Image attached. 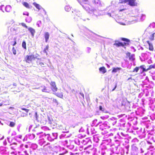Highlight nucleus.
I'll return each mask as SVG.
<instances>
[{
  "label": "nucleus",
  "mask_w": 155,
  "mask_h": 155,
  "mask_svg": "<svg viewBox=\"0 0 155 155\" xmlns=\"http://www.w3.org/2000/svg\"><path fill=\"white\" fill-rule=\"evenodd\" d=\"M121 69L120 68H114L112 69V73H116L118 71H119Z\"/></svg>",
  "instance_id": "12"
},
{
  "label": "nucleus",
  "mask_w": 155,
  "mask_h": 155,
  "mask_svg": "<svg viewBox=\"0 0 155 155\" xmlns=\"http://www.w3.org/2000/svg\"><path fill=\"white\" fill-rule=\"evenodd\" d=\"M49 36H50V35H49V33L48 32H46L45 33V38L46 42H47V41L48 40V39L49 38Z\"/></svg>",
  "instance_id": "9"
},
{
  "label": "nucleus",
  "mask_w": 155,
  "mask_h": 155,
  "mask_svg": "<svg viewBox=\"0 0 155 155\" xmlns=\"http://www.w3.org/2000/svg\"><path fill=\"white\" fill-rule=\"evenodd\" d=\"M23 5L25 6L26 7L29 8V6L28 3L27 2H24L23 3Z\"/></svg>",
  "instance_id": "21"
},
{
  "label": "nucleus",
  "mask_w": 155,
  "mask_h": 155,
  "mask_svg": "<svg viewBox=\"0 0 155 155\" xmlns=\"http://www.w3.org/2000/svg\"><path fill=\"white\" fill-rule=\"evenodd\" d=\"M50 84L51 86V89L53 92V94L57 97L61 98H63V93L61 91L60 92H56L58 89L56 85L55 82L51 81Z\"/></svg>",
  "instance_id": "1"
},
{
  "label": "nucleus",
  "mask_w": 155,
  "mask_h": 155,
  "mask_svg": "<svg viewBox=\"0 0 155 155\" xmlns=\"http://www.w3.org/2000/svg\"><path fill=\"white\" fill-rule=\"evenodd\" d=\"M135 14H133L132 15L131 17L133 18L132 20L130 21H140L141 18L145 17V15L139 13L137 11L135 12Z\"/></svg>",
  "instance_id": "2"
},
{
  "label": "nucleus",
  "mask_w": 155,
  "mask_h": 155,
  "mask_svg": "<svg viewBox=\"0 0 155 155\" xmlns=\"http://www.w3.org/2000/svg\"><path fill=\"white\" fill-rule=\"evenodd\" d=\"M26 21H27V22H28V23H29V22H30L31 21V19H30V20L29 21H27V19H26Z\"/></svg>",
  "instance_id": "43"
},
{
  "label": "nucleus",
  "mask_w": 155,
  "mask_h": 155,
  "mask_svg": "<svg viewBox=\"0 0 155 155\" xmlns=\"http://www.w3.org/2000/svg\"><path fill=\"white\" fill-rule=\"evenodd\" d=\"M16 44V41H15L14 44L13 45V46H15Z\"/></svg>",
  "instance_id": "44"
},
{
  "label": "nucleus",
  "mask_w": 155,
  "mask_h": 155,
  "mask_svg": "<svg viewBox=\"0 0 155 155\" xmlns=\"http://www.w3.org/2000/svg\"><path fill=\"white\" fill-rule=\"evenodd\" d=\"M99 70L100 72H102L103 74H104L105 73L106 71V69L104 67H102L100 68H99Z\"/></svg>",
  "instance_id": "10"
},
{
  "label": "nucleus",
  "mask_w": 155,
  "mask_h": 155,
  "mask_svg": "<svg viewBox=\"0 0 155 155\" xmlns=\"http://www.w3.org/2000/svg\"><path fill=\"white\" fill-rule=\"evenodd\" d=\"M99 110H100L102 111H104V109L102 108V107L101 106H100L99 107Z\"/></svg>",
  "instance_id": "29"
},
{
  "label": "nucleus",
  "mask_w": 155,
  "mask_h": 155,
  "mask_svg": "<svg viewBox=\"0 0 155 155\" xmlns=\"http://www.w3.org/2000/svg\"><path fill=\"white\" fill-rule=\"evenodd\" d=\"M147 42L149 46V49L150 51L153 50V47L152 44L150 43L149 41H147Z\"/></svg>",
  "instance_id": "11"
},
{
  "label": "nucleus",
  "mask_w": 155,
  "mask_h": 155,
  "mask_svg": "<svg viewBox=\"0 0 155 155\" xmlns=\"http://www.w3.org/2000/svg\"><path fill=\"white\" fill-rule=\"evenodd\" d=\"M136 0H119L120 3H127L128 4L131 6H134L136 5L137 3L135 2Z\"/></svg>",
  "instance_id": "3"
},
{
  "label": "nucleus",
  "mask_w": 155,
  "mask_h": 155,
  "mask_svg": "<svg viewBox=\"0 0 155 155\" xmlns=\"http://www.w3.org/2000/svg\"><path fill=\"white\" fill-rule=\"evenodd\" d=\"M20 24H21L22 26H23V27H24L26 28H28V27L24 23H21Z\"/></svg>",
  "instance_id": "26"
},
{
  "label": "nucleus",
  "mask_w": 155,
  "mask_h": 155,
  "mask_svg": "<svg viewBox=\"0 0 155 155\" xmlns=\"http://www.w3.org/2000/svg\"><path fill=\"white\" fill-rule=\"evenodd\" d=\"M85 2V3H86L88 1V0H83Z\"/></svg>",
  "instance_id": "45"
},
{
  "label": "nucleus",
  "mask_w": 155,
  "mask_h": 155,
  "mask_svg": "<svg viewBox=\"0 0 155 155\" xmlns=\"http://www.w3.org/2000/svg\"><path fill=\"white\" fill-rule=\"evenodd\" d=\"M11 8V7L9 5H7L5 8V10L6 12H10Z\"/></svg>",
  "instance_id": "14"
},
{
  "label": "nucleus",
  "mask_w": 155,
  "mask_h": 155,
  "mask_svg": "<svg viewBox=\"0 0 155 155\" xmlns=\"http://www.w3.org/2000/svg\"><path fill=\"white\" fill-rule=\"evenodd\" d=\"M27 58H35V57H32V56H28Z\"/></svg>",
  "instance_id": "39"
},
{
  "label": "nucleus",
  "mask_w": 155,
  "mask_h": 155,
  "mask_svg": "<svg viewBox=\"0 0 155 155\" xmlns=\"http://www.w3.org/2000/svg\"><path fill=\"white\" fill-rule=\"evenodd\" d=\"M53 103H55L56 105L58 104V102L57 100L56 99H53Z\"/></svg>",
  "instance_id": "25"
},
{
  "label": "nucleus",
  "mask_w": 155,
  "mask_h": 155,
  "mask_svg": "<svg viewBox=\"0 0 155 155\" xmlns=\"http://www.w3.org/2000/svg\"><path fill=\"white\" fill-rule=\"evenodd\" d=\"M128 56L129 58H133L134 56V54H132L131 57H130V53L129 52H127L126 54Z\"/></svg>",
  "instance_id": "20"
},
{
  "label": "nucleus",
  "mask_w": 155,
  "mask_h": 155,
  "mask_svg": "<svg viewBox=\"0 0 155 155\" xmlns=\"http://www.w3.org/2000/svg\"><path fill=\"white\" fill-rule=\"evenodd\" d=\"M108 15L109 16H111V14L110 13H108Z\"/></svg>",
  "instance_id": "49"
},
{
  "label": "nucleus",
  "mask_w": 155,
  "mask_h": 155,
  "mask_svg": "<svg viewBox=\"0 0 155 155\" xmlns=\"http://www.w3.org/2000/svg\"><path fill=\"white\" fill-rule=\"evenodd\" d=\"M80 94L81 95V96L83 98H84V94L83 93H80Z\"/></svg>",
  "instance_id": "36"
},
{
  "label": "nucleus",
  "mask_w": 155,
  "mask_h": 155,
  "mask_svg": "<svg viewBox=\"0 0 155 155\" xmlns=\"http://www.w3.org/2000/svg\"><path fill=\"white\" fill-rule=\"evenodd\" d=\"M41 91L43 92L49 93L50 91V90L49 89H48L46 87L44 86V88L41 90Z\"/></svg>",
  "instance_id": "13"
},
{
  "label": "nucleus",
  "mask_w": 155,
  "mask_h": 155,
  "mask_svg": "<svg viewBox=\"0 0 155 155\" xmlns=\"http://www.w3.org/2000/svg\"><path fill=\"white\" fill-rule=\"evenodd\" d=\"M126 8H124L123 9H120L119 10V11L120 12H122V11H124L125 10H126Z\"/></svg>",
  "instance_id": "40"
},
{
  "label": "nucleus",
  "mask_w": 155,
  "mask_h": 155,
  "mask_svg": "<svg viewBox=\"0 0 155 155\" xmlns=\"http://www.w3.org/2000/svg\"><path fill=\"white\" fill-rule=\"evenodd\" d=\"M140 68H141L142 69V70H143L142 72L147 71L148 70V68L146 69H145V68H143L142 66H140Z\"/></svg>",
  "instance_id": "22"
},
{
  "label": "nucleus",
  "mask_w": 155,
  "mask_h": 155,
  "mask_svg": "<svg viewBox=\"0 0 155 155\" xmlns=\"http://www.w3.org/2000/svg\"><path fill=\"white\" fill-rule=\"evenodd\" d=\"M31 61V60H30V59H27L26 60V61L28 62H29V61Z\"/></svg>",
  "instance_id": "37"
},
{
  "label": "nucleus",
  "mask_w": 155,
  "mask_h": 155,
  "mask_svg": "<svg viewBox=\"0 0 155 155\" xmlns=\"http://www.w3.org/2000/svg\"><path fill=\"white\" fill-rule=\"evenodd\" d=\"M3 105V104L2 103H0V107L2 106Z\"/></svg>",
  "instance_id": "47"
},
{
  "label": "nucleus",
  "mask_w": 155,
  "mask_h": 155,
  "mask_svg": "<svg viewBox=\"0 0 155 155\" xmlns=\"http://www.w3.org/2000/svg\"><path fill=\"white\" fill-rule=\"evenodd\" d=\"M122 40L123 41H127L128 40L127 39L125 38H122Z\"/></svg>",
  "instance_id": "38"
},
{
  "label": "nucleus",
  "mask_w": 155,
  "mask_h": 155,
  "mask_svg": "<svg viewBox=\"0 0 155 155\" xmlns=\"http://www.w3.org/2000/svg\"><path fill=\"white\" fill-rule=\"evenodd\" d=\"M71 8L69 6L66 5L65 7V9L66 11L69 12L71 10Z\"/></svg>",
  "instance_id": "17"
},
{
  "label": "nucleus",
  "mask_w": 155,
  "mask_h": 155,
  "mask_svg": "<svg viewBox=\"0 0 155 155\" xmlns=\"http://www.w3.org/2000/svg\"><path fill=\"white\" fill-rule=\"evenodd\" d=\"M48 46H47L46 48V49H48Z\"/></svg>",
  "instance_id": "50"
},
{
  "label": "nucleus",
  "mask_w": 155,
  "mask_h": 155,
  "mask_svg": "<svg viewBox=\"0 0 155 155\" xmlns=\"http://www.w3.org/2000/svg\"><path fill=\"white\" fill-rule=\"evenodd\" d=\"M139 68L138 67H136L134 69L133 71L134 72H137L139 70Z\"/></svg>",
  "instance_id": "23"
},
{
  "label": "nucleus",
  "mask_w": 155,
  "mask_h": 155,
  "mask_svg": "<svg viewBox=\"0 0 155 155\" xmlns=\"http://www.w3.org/2000/svg\"><path fill=\"white\" fill-rule=\"evenodd\" d=\"M23 15H27L28 16L29 15V13L27 12H25L23 13Z\"/></svg>",
  "instance_id": "34"
},
{
  "label": "nucleus",
  "mask_w": 155,
  "mask_h": 155,
  "mask_svg": "<svg viewBox=\"0 0 155 155\" xmlns=\"http://www.w3.org/2000/svg\"><path fill=\"white\" fill-rule=\"evenodd\" d=\"M92 3L94 6L97 8L101 5V2L99 0H93Z\"/></svg>",
  "instance_id": "6"
},
{
  "label": "nucleus",
  "mask_w": 155,
  "mask_h": 155,
  "mask_svg": "<svg viewBox=\"0 0 155 155\" xmlns=\"http://www.w3.org/2000/svg\"><path fill=\"white\" fill-rule=\"evenodd\" d=\"M34 5L38 9H40L41 8V7L39 4L36 3L35 2L33 3Z\"/></svg>",
  "instance_id": "15"
},
{
  "label": "nucleus",
  "mask_w": 155,
  "mask_h": 155,
  "mask_svg": "<svg viewBox=\"0 0 155 155\" xmlns=\"http://www.w3.org/2000/svg\"><path fill=\"white\" fill-rule=\"evenodd\" d=\"M115 43L114 44V45L116 46L117 47H119L120 46H123L124 45H126L127 44V43L125 42H124V43H122L120 42H119L118 41H115Z\"/></svg>",
  "instance_id": "5"
},
{
  "label": "nucleus",
  "mask_w": 155,
  "mask_h": 155,
  "mask_svg": "<svg viewBox=\"0 0 155 155\" xmlns=\"http://www.w3.org/2000/svg\"><path fill=\"white\" fill-rule=\"evenodd\" d=\"M21 109L22 110H25L27 113L28 112V111H29V110L28 109H26L25 108H22Z\"/></svg>",
  "instance_id": "28"
},
{
  "label": "nucleus",
  "mask_w": 155,
  "mask_h": 155,
  "mask_svg": "<svg viewBox=\"0 0 155 155\" xmlns=\"http://www.w3.org/2000/svg\"><path fill=\"white\" fill-rule=\"evenodd\" d=\"M48 149H50V147L49 146H45L44 147V149L45 150H46V149H47V150H48Z\"/></svg>",
  "instance_id": "32"
},
{
  "label": "nucleus",
  "mask_w": 155,
  "mask_h": 155,
  "mask_svg": "<svg viewBox=\"0 0 155 155\" xmlns=\"http://www.w3.org/2000/svg\"><path fill=\"white\" fill-rule=\"evenodd\" d=\"M150 36L149 38L151 41H153L154 40V37L155 36V32L154 31L149 33Z\"/></svg>",
  "instance_id": "7"
},
{
  "label": "nucleus",
  "mask_w": 155,
  "mask_h": 155,
  "mask_svg": "<svg viewBox=\"0 0 155 155\" xmlns=\"http://www.w3.org/2000/svg\"><path fill=\"white\" fill-rule=\"evenodd\" d=\"M41 21H38L37 22V25L38 26V27H39L40 26L39 24H41Z\"/></svg>",
  "instance_id": "31"
},
{
  "label": "nucleus",
  "mask_w": 155,
  "mask_h": 155,
  "mask_svg": "<svg viewBox=\"0 0 155 155\" xmlns=\"http://www.w3.org/2000/svg\"><path fill=\"white\" fill-rule=\"evenodd\" d=\"M127 101H126L123 100L121 102V106L126 107V103Z\"/></svg>",
  "instance_id": "16"
},
{
  "label": "nucleus",
  "mask_w": 155,
  "mask_h": 155,
  "mask_svg": "<svg viewBox=\"0 0 155 155\" xmlns=\"http://www.w3.org/2000/svg\"><path fill=\"white\" fill-rule=\"evenodd\" d=\"M86 10L90 14H93L94 15L97 16L98 14H97V11L94 8L92 7H87L85 8Z\"/></svg>",
  "instance_id": "4"
},
{
  "label": "nucleus",
  "mask_w": 155,
  "mask_h": 155,
  "mask_svg": "<svg viewBox=\"0 0 155 155\" xmlns=\"http://www.w3.org/2000/svg\"><path fill=\"white\" fill-rule=\"evenodd\" d=\"M148 143H150V142H148Z\"/></svg>",
  "instance_id": "52"
},
{
  "label": "nucleus",
  "mask_w": 155,
  "mask_h": 155,
  "mask_svg": "<svg viewBox=\"0 0 155 155\" xmlns=\"http://www.w3.org/2000/svg\"><path fill=\"white\" fill-rule=\"evenodd\" d=\"M87 50H88V52H89L91 50V48L89 47H88L87 48Z\"/></svg>",
  "instance_id": "42"
},
{
  "label": "nucleus",
  "mask_w": 155,
  "mask_h": 155,
  "mask_svg": "<svg viewBox=\"0 0 155 155\" xmlns=\"http://www.w3.org/2000/svg\"><path fill=\"white\" fill-rule=\"evenodd\" d=\"M35 114L36 115H37V112H36L35 113Z\"/></svg>",
  "instance_id": "51"
},
{
  "label": "nucleus",
  "mask_w": 155,
  "mask_h": 155,
  "mask_svg": "<svg viewBox=\"0 0 155 155\" xmlns=\"http://www.w3.org/2000/svg\"><path fill=\"white\" fill-rule=\"evenodd\" d=\"M14 31H20V28H16L15 29H14Z\"/></svg>",
  "instance_id": "35"
},
{
  "label": "nucleus",
  "mask_w": 155,
  "mask_h": 155,
  "mask_svg": "<svg viewBox=\"0 0 155 155\" xmlns=\"http://www.w3.org/2000/svg\"><path fill=\"white\" fill-rule=\"evenodd\" d=\"M13 85L14 86H17L16 84L15 83H13Z\"/></svg>",
  "instance_id": "46"
},
{
  "label": "nucleus",
  "mask_w": 155,
  "mask_h": 155,
  "mask_svg": "<svg viewBox=\"0 0 155 155\" xmlns=\"http://www.w3.org/2000/svg\"><path fill=\"white\" fill-rule=\"evenodd\" d=\"M26 147H27V145H26Z\"/></svg>",
  "instance_id": "53"
},
{
  "label": "nucleus",
  "mask_w": 155,
  "mask_h": 155,
  "mask_svg": "<svg viewBox=\"0 0 155 155\" xmlns=\"http://www.w3.org/2000/svg\"><path fill=\"white\" fill-rule=\"evenodd\" d=\"M22 46L23 48L25 49H26V43L25 41H23L22 42Z\"/></svg>",
  "instance_id": "19"
},
{
  "label": "nucleus",
  "mask_w": 155,
  "mask_h": 155,
  "mask_svg": "<svg viewBox=\"0 0 155 155\" xmlns=\"http://www.w3.org/2000/svg\"><path fill=\"white\" fill-rule=\"evenodd\" d=\"M72 35V36L73 37V35Z\"/></svg>",
  "instance_id": "54"
},
{
  "label": "nucleus",
  "mask_w": 155,
  "mask_h": 155,
  "mask_svg": "<svg viewBox=\"0 0 155 155\" xmlns=\"http://www.w3.org/2000/svg\"><path fill=\"white\" fill-rule=\"evenodd\" d=\"M28 30L31 33L32 36L33 37L35 32V30L31 27H28Z\"/></svg>",
  "instance_id": "8"
},
{
  "label": "nucleus",
  "mask_w": 155,
  "mask_h": 155,
  "mask_svg": "<svg viewBox=\"0 0 155 155\" xmlns=\"http://www.w3.org/2000/svg\"><path fill=\"white\" fill-rule=\"evenodd\" d=\"M27 115V114H25L24 115H23V116L24 117Z\"/></svg>",
  "instance_id": "48"
},
{
  "label": "nucleus",
  "mask_w": 155,
  "mask_h": 155,
  "mask_svg": "<svg viewBox=\"0 0 155 155\" xmlns=\"http://www.w3.org/2000/svg\"><path fill=\"white\" fill-rule=\"evenodd\" d=\"M12 52L13 54L15 55L16 54V51L15 50V49L14 47H13L12 50Z\"/></svg>",
  "instance_id": "27"
},
{
  "label": "nucleus",
  "mask_w": 155,
  "mask_h": 155,
  "mask_svg": "<svg viewBox=\"0 0 155 155\" xmlns=\"http://www.w3.org/2000/svg\"><path fill=\"white\" fill-rule=\"evenodd\" d=\"M119 23L120 24L122 25H126L127 24V23L126 22H125V23H123L121 22H119Z\"/></svg>",
  "instance_id": "30"
},
{
  "label": "nucleus",
  "mask_w": 155,
  "mask_h": 155,
  "mask_svg": "<svg viewBox=\"0 0 155 155\" xmlns=\"http://www.w3.org/2000/svg\"><path fill=\"white\" fill-rule=\"evenodd\" d=\"M117 87V84H115V86H114V88L112 90V91H114L115 90V89Z\"/></svg>",
  "instance_id": "33"
},
{
  "label": "nucleus",
  "mask_w": 155,
  "mask_h": 155,
  "mask_svg": "<svg viewBox=\"0 0 155 155\" xmlns=\"http://www.w3.org/2000/svg\"><path fill=\"white\" fill-rule=\"evenodd\" d=\"M15 125V123L14 122H11L9 124V126L11 127H14Z\"/></svg>",
  "instance_id": "24"
},
{
  "label": "nucleus",
  "mask_w": 155,
  "mask_h": 155,
  "mask_svg": "<svg viewBox=\"0 0 155 155\" xmlns=\"http://www.w3.org/2000/svg\"><path fill=\"white\" fill-rule=\"evenodd\" d=\"M152 68H155V64L150 65L148 68V69L149 70L152 69Z\"/></svg>",
  "instance_id": "18"
},
{
  "label": "nucleus",
  "mask_w": 155,
  "mask_h": 155,
  "mask_svg": "<svg viewBox=\"0 0 155 155\" xmlns=\"http://www.w3.org/2000/svg\"><path fill=\"white\" fill-rule=\"evenodd\" d=\"M4 5H2L0 6V10H2L3 12H4L2 10V7L4 6Z\"/></svg>",
  "instance_id": "41"
}]
</instances>
